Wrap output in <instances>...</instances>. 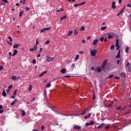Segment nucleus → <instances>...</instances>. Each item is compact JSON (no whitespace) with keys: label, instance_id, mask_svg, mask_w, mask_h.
<instances>
[{"label":"nucleus","instance_id":"nucleus-53","mask_svg":"<svg viewBox=\"0 0 131 131\" xmlns=\"http://www.w3.org/2000/svg\"><path fill=\"white\" fill-rule=\"evenodd\" d=\"M49 43H50V40H47L46 42L45 45H49Z\"/></svg>","mask_w":131,"mask_h":131},{"label":"nucleus","instance_id":"nucleus-15","mask_svg":"<svg viewBox=\"0 0 131 131\" xmlns=\"http://www.w3.org/2000/svg\"><path fill=\"white\" fill-rule=\"evenodd\" d=\"M116 59H119L120 58V50H119V52L116 57Z\"/></svg>","mask_w":131,"mask_h":131},{"label":"nucleus","instance_id":"nucleus-37","mask_svg":"<svg viewBox=\"0 0 131 131\" xmlns=\"http://www.w3.org/2000/svg\"><path fill=\"white\" fill-rule=\"evenodd\" d=\"M128 50H129V47H127L126 48L125 52H126V53H128Z\"/></svg>","mask_w":131,"mask_h":131},{"label":"nucleus","instance_id":"nucleus-49","mask_svg":"<svg viewBox=\"0 0 131 131\" xmlns=\"http://www.w3.org/2000/svg\"><path fill=\"white\" fill-rule=\"evenodd\" d=\"M32 62H33V64H35L36 63V60L33 59L32 60Z\"/></svg>","mask_w":131,"mask_h":131},{"label":"nucleus","instance_id":"nucleus-4","mask_svg":"<svg viewBox=\"0 0 131 131\" xmlns=\"http://www.w3.org/2000/svg\"><path fill=\"white\" fill-rule=\"evenodd\" d=\"M51 29V28H45L40 30V33H42V32H45V31H48Z\"/></svg>","mask_w":131,"mask_h":131},{"label":"nucleus","instance_id":"nucleus-16","mask_svg":"<svg viewBox=\"0 0 131 131\" xmlns=\"http://www.w3.org/2000/svg\"><path fill=\"white\" fill-rule=\"evenodd\" d=\"M18 53V50H14L13 52V54H12L13 57L16 56V55Z\"/></svg>","mask_w":131,"mask_h":131},{"label":"nucleus","instance_id":"nucleus-61","mask_svg":"<svg viewBox=\"0 0 131 131\" xmlns=\"http://www.w3.org/2000/svg\"><path fill=\"white\" fill-rule=\"evenodd\" d=\"M2 2H4V3H6V4H8V1L7 0H2Z\"/></svg>","mask_w":131,"mask_h":131},{"label":"nucleus","instance_id":"nucleus-64","mask_svg":"<svg viewBox=\"0 0 131 131\" xmlns=\"http://www.w3.org/2000/svg\"><path fill=\"white\" fill-rule=\"evenodd\" d=\"M2 113H4V110H0V114H2Z\"/></svg>","mask_w":131,"mask_h":131},{"label":"nucleus","instance_id":"nucleus-35","mask_svg":"<svg viewBox=\"0 0 131 131\" xmlns=\"http://www.w3.org/2000/svg\"><path fill=\"white\" fill-rule=\"evenodd\" d=\"M33 49H34V51H36V50H37V46H36V45H34V48H33Z\"/></svg>","mask_w":131,"mask_h":131},{"label":"nucleus","instance_id":"nucleus-56","mask_svg":"<svg viewBox=\"0 0 131 131\" xmlns=\"http://www.w3.org/2000/svg\"><path fill=\"white\" fill-rule=\"evenodd\" d=\"M59 11H60V12H63L64 9H63V8H60V9H59Z\"/></svg>","mask_w":131,"mask_h":131},{"label":"nucleus","instance_id":"nucleus-11","mask_svg":"<svg viewBox=\"0 0 131 131\" xmlns=\"http://www.w3.org/2000/svg\"><path fill=\"white\" fill-rule=\"evenodd\" d=\"M61 72L62 73V74H65L66 72H67V70L65 68L61 69Z\"/></svg>","mask_w":131,"mask_h":131},{"label":"nucleus","instance_id":"nucleus-43","mask_svg":"<svg viewBox=\"0 0 131 131\" xmlns=\"http://www.w3.org/2000/svg\"><path fill=\"white\" fill-rule=\"evenodd\" d=\"M21 112H22V116H25V114H26L25 111H23Z\"/></svg>","mask_w":131,"mask_h":131},{"label":"nucleus","instance_id":"nucleus-20","mask_svg":"<svg viewBox=\"0 0 131 131\" xmlns=\"http://www.w3.org/2000/svg\"><path fill=\"white\" fill-rule=\"evenodd\" d=\"M66 18H67V15H64L63 16L61 17L60 21H63V20H64V19H66Z\"/></svg>","mask_w":131,"mask_h":131},{"label":"nucleus","instance_id":"nucleus-14","mask_svg":"<svg viewBox=\"0 0 131 131\" xmlns=\"http://www.w3.org/2000/svg\"><path fill=\"white\" fill-rule=\"evenodd\" d=\"M48 71H45L43 72H42L39 75V77H41V76H42L43 75H45V74H46V73H47Z\"/></svg>","mask_w":131,"mask_h":131},{"label":"nucleus","instance_id":"nucleus-58","mask_svg":"<svg viewBox=\"0 0 131 131\" xmlns=\"http://www.w3.org/2000/svg\"><path fill=\"white\" fill-rule=\"evenodd\" d=\"M104 41V42H107V37H105Z\"/></svg>","mask_w":131,"mask_h":131},{"label":"nucleus","instance_id":"nucleus-24","mask_svg":"<svg viewBox=\"0 0 131 131\" xmlns=\"http://www.w3.org/2000/svg\"><path fill=\"white\" fill-rule=\"evenodd\" d=\"M104 124L103 123H101L98 127V128H102V127H103V126H104Z\"/></svg>","mask_w":131,"mask_h":131},{"label":"nucleus","instance_id":"nucleus-27","mask_svg":"<svg viewBox=\"0 0 131 131\" xmlns=\"http://www.w3.org/2000/svg\"><path fill=\"white\" fill-rule=\"evenodd\" d=\"M72 32H73L72 31H69L68 32V36H70L72 34Z\"/></svg>","mask_w":131,"mask_h":131},{"label":"nucleus","instance_id":"nucleus-7","mask_svg":"<svg viewBox=\"0 0 131 131\" xmlns=\"http://www.w3.org/2000/svg\"><path fill=\"white\" fill-rule=\"evenodd\" d=\"M113 104H114V101H112L110 105H105V106L106 108H109L110 107H112V105H113Z\"/></svg>","mask_w":131,"mask_h":131},{"label":"nucleus","instance_id":"nucleus-39","mask_svg":"<svg viewBox=\"0 0 131 131\" xmlns=\"http://www.w3.org/2000/svg\"><path fill=\"white\" fill-rule=\"evenodd\" d=\"M114 76L113 75H111L110 76L107 77L106 79H108V78H113Z\"/></svg>","mask_w":131,"mask_h":131},{"label":"nucleus","instance_id":"nucleus-40","mask_svg":"<svg viewBox=\"0 0 131 131\" xmlns=\"http://www.w3.org/2000/svg\"><path fill=\"white\" fill-rule=\"evenodd\" d=\"M108 128H110V125H106L105 127V129L107 130Z\"/></svg>","mask_w":131,"mask_h":131},{"label":"nucleus","instance_id":"nucleus-17","mask_svg":"<svg viewBox=\"0 0 131 131\" xmlns=\"http://www.w3.org/2000/svg\"><path fill=\"white\" fill-rule=\"evenodd\" d=\"M112 8H113V9H116V6H115V2H113L112 4Z\"/></svg>","mask_w":131,"mask_h":131},{"label":"nucleus","instance_id":"nucleus-2","mask_svg":"<svg viewBox=\"0 0 131 131\" xmlns=\"http://www.w3.org/2000/svg\"><path fill=\"white\" fill-rule=\"evenodd\" d=\"M116 48H117L116 50H119L120 48L119 46V40H118V39H117L116 41Z\"/></svg>","mask_w":131,"mask_h":131},{"label":"nucleus","instance_id":"nucleus-54","mask_svg":"<svg viewBox=\"0 0 131 131\" xmlns=\"http://www.w3.org/2000/svg\"><path fill=\"white\" fill-rule=\"evenodd\" d=\"M95 99H96V95H95V93L93 94V99L95 100Z\"/></svg>","mask_w":131,"mask_h":131},{"label":"nucleus","instance_id":"nucleus-34","mask_svg":"<svg viewBox=\"0 0 131 131\" xmlns=\"http://www.w3.org/2000/svg\"><path fill=\"white\" fill-rule=\"evenodd\" d=\"M17 91H18V89H16L15 91H14V92L13 93V95L14 96H16V95H17Z\"/></svg>","mask_w":131,"mask_h":131},{"label":"nucleus","instance_id":"nucleus-38","mask_svg":"<svg viewBox=\"0 0 131 131\" xmlns=\"http://www.w3.org/2000/svg\"><path fill=\"white\" fill-rule=\"evenodd\" d=\"M90 123V125H94L95 124V121H92Z\"/></svg>","mask_w":131,"mask_h":131},{"label":"nucleus","instance_id":"nucleus-63","mask_svg":"<svg viewBox=\"0 0 131 131\" xmlns=\"http://www.w3.org/2000/svg\"><path fill=\"white\" fill-rule=\"evenodd\" d=\"M4 69V66H0V70H3Z\"/></svg>","mask_w":131,"mask_h":131},{"label":"nucleus","instance_id":"nucleus-46","mask_svg":"<svg viewBox=\"0 0 131 131\" xmlns=\"http://www.w3.org/2000/svg\"><path fill=\"white\" fill-rule=\"evenodd\" d=\"M90 125H91V124L89 122H87L85 123V126H90Z\"/></svg>","mask_w":131,"mask_h":131},{"label":"nucleus","instance_id":"nucleus-47","mask_svg":"<svg viewBox=\"0 0 131 131\" xmlns=\"http://www.w3.org/2000/svg\"><path fill=\"white\" fill-rule=\"evenodd\" d=\"M38 39L37 38L36 39V45L38 46Z\"/></svg>","mask_w":131,"mask_h":131},{"label":"nucleus","instance_id":"nucleus-30","mask_svg":"<svg viewBox=\"0 0 131 131\" xmlns=\"http://www.w3.org/2000/svg\"><path fill=\"white\" fill-rule=\"evenodd\" d=\"M126 75L125 73H122L121 74V77H125Z\"/></svg>","mask_w":131,"mask_h":131},{"label":"nucleus","instance_id":"nucleus-21","mask_svg":"<svg viewBox=\"0 0 131 131\" xmlns=\"http://www.w3.org/2000/svg\"><path fill=\"white\" fill-rule=\"evenodd\" d=\"M126 69H127L128 72L130 73V71H131V70H130V69H131L130 66H127Z\"/></svg>","mask_w":131,"mask_h":131},{"label":"nucleus","instance_id":"nucleus-10","mask_svg":"<svg viewBox=\"0 0 131 131\" xmlns=\"http://www.w3.org/2000/svg\"><path fill=\"white\" fill-rule=\"evenodd\" d=\"M73 128H74V129H81V126L76 125L73 126Z\"/></svg>","mask_w":131,"mask_h":131},{"label":"nucleus","instance_id":"nucleus-36","mask_svg":"<svg viewBox=\"0 0 131 131\" xmlns=\"http://www.w3.org/2000/svg\"><path fill=\"white\" fill-rule=\"evenodd\" d=\"M32 90V86L31 85V84H30L29 86V91H31Z\"/></svg>","mask_w":131,"mask_h":131},{"label":"nucleus","instance_id":"nucleus-13","mask_svg":"<svg viewBox=\"0 0 131 131\" xmlns=\"http://www.w3.org/2000/svg\"><path fill=\"white\" fill-rule=\"evenodd\" d=\"M108 62V59H105L103 63H102V66H106V65H107V63Z\"/></svg>","mask_w":131,"mask_h":131},{"label":"nucleus","instance_id":"nucleus-3","mask_svg":"<svg viewBox=\"0 0 131 131\" xmlns=\"http://www.w3.org/2000/svg\"><path fill=\"white\" fill-rule=\"evenodd\" d=\"M54 59H55V57L52 58L49 56L46 57V60H47V62H52V61H53V60H54Z\"/></svg>","mask_w":131,"mask_h":131},{"label":"nucleus","instance_id":"nucleus-32","mask_svg":"<svg viewBox=\"0 0 131 131\" xmlns=\"http://www.w3.org/2000/svg\"><path fill=\"white\" fill-rule=\"evenodd\" d=\"M79 58V55H76L75 59V61H77L78 60Z\"/></svg>","mask_w":131,"mask_h":131},{"label":"nucleus","instance_id":"nucleus-45","mask_svg":"<svg viewBox=\"0 0 131 131\" xmlns=\"http://www.w3.org/2000/svg\"><path fill=\"white\" fill-rule=\"evenodd\" d=\"M51 85H52V84H51V83H48L47 85V88H51Z\"/></svg>","mask_w":131,"mask_h":131},{"label":"nucleus","instance_id":"nucleus-48","mask_svg":"<svg viewBox=\"0 0 131 131\" xmlns=\"http://www.w3.org/2000/svg\"><path fill=\"white\" fill-rule=\"evenodd\" d=\"M25 10H26V11H29V10H30V8L29 7H26L25 8Z\"/></svg>","mask_w":131,"mask_h":131},{"label":"nucleus","instance_id":"nucleus-31","mask_svg":"<svg viewBox=\"0 0 131 131\" xmlns=\"http://www.w3.org/2000/svg\"><path fill=\"white\" fill-rule=\"evenodd\" d=\"M85 29V28L84 27V26H82V27H81L80 28V30L81 31H84V30Z\"/></svg>","mask_w":131,"mask_h":131},{"label":"nucleus","instance_id":"nucleus-29","mask_svg":"<svg viewBox=\"0 0 131 131\" xmlns=\"http://www.w3.org/2000/svg\"><path fill=\"white\" fill-rule=\"evenodd\" d=\"M23 13H24V12H23V11L19 12V17H22V15H23Z\"/></svg>","mask_w":131,"mask_h":131},{"label":"nucleus","instance_id":"nucleus-6","mask_svg":"<svg viewBox=\"0 0 131 131\" xmlns=\"http://www.w3.org/2000/svg\"><path fill=\"white\" fill-rule=\"evenodd\" d=\"M88 108H87L83 110L81 113L78 114V116H81V115H83V114H85V113H86V111H88Z\"/></svg>","mask_w":131,"mask_h":131},{"label":"nucleus","instance_id":"nucleus-28","mask_svg":"<svg viewBox=\"0 0 131 131\" xmlns=\"http://www.w3.org/2000/svg\"><path fill=\"white\" fill-rule=\"evenodd\" d=\"M13 89V85H10L8 86V90H9V91H11Z\"/></svg>","mask_w":131,"mask_h":131},{"label":"nucleus","instance_id":"nucleus-57","mask_svg":"<svg viewBox=\"0 0 131 131\" xmlns=\"http://www.w3.org/2000/svg\"><path fill=\"white\" fill-rule=\"evenodd\" d=\"M122 12H121V11H120L118 14H117V16H120V15H121Z\"/></svg>","mask_w":131,"mask_h":131},{"label":"nucleus","instance_id":"nucleus-52","mask_svg":"<svg viewBox=\"0 0 131 131\" xmlns=\"http://www.w3.org/2000/svg\"><path fill=\"white\" fill-rule=\"evenodd\" d=\"M100 41H104V37L100 38Z\"/></svg>","mask_w":131,"mask_h":131},{"label":"nucleus","instance_id":"nucleus-62","mask_svg":"<svg viewBox=\"0 0 131 131\" xmlns=\"http://www.w3.org/2000/svg\"><path fill=\"white\" fill-rule=\"evenodd\" d=\"M126 66H130V63L129 62H127L126 63Z\"/></svg>","mask_w":131,"mask_h":131},{"label":"nucleus","instance_id":"nucleus-22","mask_svg":"<svg viewBox=\"0 0 131 131\" xmlns=\"http://www.w3.org/2000/svg\"><path fill=\"white\" fill-rule=\"evenodd\" d=\"M92 115V114L91 113H89V114H88V115H87V116H85V117H84V118L85 119H88V118H89V117H91V116Z\"/></svg>","mask_w":131,"mask_h":131},{"label":"nucleus","instance_id":"nucleus-50","mask_svg":"<svg viewBox=\"0 0 131 131\" xmlns=\"http://www.w3.org/2000/svg\"><path fill=\"white\" fill-rule=\"evenodd\" d=\"M114 45H112L111 47V50H114Z\"/></svg>","mask_w":131,"mask_h":131},{"label":"nucleus","instance_id":"nucleus-41","mask_svg":"<svg viewBox=\"0 0 131 131\" xmlns=\"http://www.w3.org/2000/svg\"><path fill=\"white\" fill-rule=\"evenodd\" d=\"M107 27H103L101 28V30H105V29H106Z\"/></svg>","mask_w":131,"mask_h":131},{"label":"nucleus","instance_id":"nucleus-25","mask_svg":"<svg viewBox=\"0 0 131 131\" xmlns=\"http://www.w3.org/2000/svg\"><path fill=\"white\" fill-rule=\"evenodd\" d=\"M98 43V39H96L93 41V46H96L97 43Z\"/></svg>","mask_w":131,"mask_h":131},{"label":"nucleus","instance_id":"nucleus-59","mask_svg":"<svg viewBox=\"0 0 131 131\" xmlns=\"http://www.w3.org/2000/svg\"><path fill=\"white\" fill-rule=\"evenodd\" d=\"M50 108H51V110H55V106L52 107L50 106Z\"/></svg>","mask_w":131,"mask_h":131},{"label":"nucleus","instance_id":"nucleus-19","mask_svg":"<svg viewBox=\"0 0 131 131\" xmlns=\"http://www.w3.org/2000/svg\"><path fill=\"white\" fill-rule=\"evenodd\" d=\"M2 95L3 97H7V93H6V91L5 90H3Z\"/></svg>","mask_w":131,"mask_h":131},{"label":"nucleus","instance_id":"nucleus-60","mask_svg":"<svg viewBox=\"0 0 131 131\" xmlns=\"http://www.w3.org/2000/svg\"><path fill=\"white\" fill-rule=\"evenodd\" d=\"M41 130H43V129H45V126L43 125H42L41 127Z\"/></svg>","mask_w":131,"mask_h":131},{"label":"nucleus","instance_id":"nucleus-26","mask_svg":"<svg viewBox=\"0 0 131 131\" xmlns=\"http://www.w3.org/2000/svg\"><path fill=\"white\" fill-rule=\"evenodd\" d=\"M107 38H108V39H111V38H113V35L109 34L108 35Z\"/></svg>","mask_w":131,"mask_h":131},{"label":"nucleus","instance_id":"nucleus-55","mask_svg":"<svg viewBox=\"0 0 131 131\" xmlns=\"http://www.w3.org/2000/svg\"><path fill=\"white\" fill-rule=\"evenodd\" d=\"M35 50H34V48H31L30 49V52H33V51H34Z\"/></svg>","mask_w":131,"mask_h":131},{"label":"nucleus","instance_id":"nucleus-1","mask_svg":"<svg viewBox=\"0 0 131 131\" xmlns=\"http://www.w3.org/2000/svg\"><path fill=\"white\" fill-rule=\"evenodd\" d=\"M90 51H91L90 53L91 54V56H92L93 57H95V56H96L97 54V50H93V49H91Z\"/></svg>","mask_w":131,"mask_h":131},{"label":"nucleus","instance_id":"nucleus-8","mask_svg":"<svg viewBox=\"0 0 131 131\" xmlns=\"http://www.w3.org/2000/svg\"><path fill=\"white\" fill-rule=\"evenodd\" d=\"M19 78H20V76L18 77H17L15 76H11V79H12V80H17V79H19Z\"/></svg>","mask_w":131,"mask_h":131},{"label":"nucleus","instance_id":"nucleus-5","mask_svg":"<svg viewBox=\"0 0 131 131\" xmlns=\"http://www.w3.org/2000/svg\"><path fill=\"white\" fill-rule=\"evenodd\" d=\"M8 39L10 40V41H7L9 45H10L11 46H13V44H12V41H13V39H12V37L11 36H8Z\"/></svg>","mask_w":131,"mask_h":131},{"label":"nucleus","instance_id":"nucleus-9","mask_svg":"<svg viewBox=\"0 0 131 131\" xmlns=\"http://www.w3.org/2000/svg\"><path fill=\"white\" fill-rule=\"evenodd\" d=\"M101 68L105 69V71H109V70H110V69H109V67L102 66L101 67Z\"/></svg>","mask_w":131,"mask_h":131},{"label":"nucleus","instance_id":"nucleus-42","mask_svg":"<svg viewBox=\"0 0 131 131\" xmlns=\"http://www.w3.org/2000/svg\"><path fill=\"white\" fill-rule=\"evenodd\" d=\"M44 96L47 97V90H44Z\"/></svg>","mask_w":131,"mask_h":131},{"label":"nucleus","instance_id":"nucleus-18","mask_svg":"<svg viewBox=\"0 0 131 131\" xmlns=\"http://www.w3.org/2000/svg\"><path fill=\"white\" fill-rule=\"evenodd\" d=\"M20 46V43H17L13 46V49H18V47Z\"/></svg>","mask_w":131,"mask_h":131},{"label":"nucleus","instance_id":"nucleus-51","mask_svg":"<svg viewBox=\"0 0 131 131\" xmlns=\"http://www.w3.org/2000/svg\"><path fill=\"white\" fill-rule=\"evenodd\" d=\"M114 79L118 80V79H120V78H119V77L116 76L114 77Z\"/></svg>","mask_w":131,"mask_h":131},{"label":"nucleus","instance_id":"nucleus-12","mask_svg":"<svg viewBox=\"0 0 131 131\" xmlns=\"http://www.w3.org/2000/svg\"><path fill=\"white\" fill-rule=\"evenodd\" d=\"M95 71H97L99 73L102 72V69H101L100 68H97L95 69Z\"/></svg>","mask_w":131,"mask_h":131},{"label":"nucleus","instance_id":"nucleus-44","mask_svg":"<svg viewBox=\"0 0 131 131\" xmlns=\"http://www.w3.org/2000/svg\"><path fill=\"white\" fill-rule=\"evenodd\" d=\"M119 61H120V63H122V61H123V58L120 57Z\"/></svg>","mask_w":131,"mask_h":131},{"label":"nucleus","instance_id":"nucleus-23","mask_svg":"<svg viewBox=\"0 0 131 131\" xmlns=\"http://www.w3.org/2000/svg\"><path fill=\"white\" fill-rule=\"evenodd\" d=\"M74 35H77V34H78V31H77V30L75 29L74 31Z\"/></svg>","mask_w":131,"mask_h":131},{"label":"nucleus","instance_id":"nucleus-33","mask_svg":"<svg viewBox=\"0 0 131 131\" xmlns=\"http://www.w3.org/2000/svg\"><path fill=\"white\" fill-rule=\"evenodd\" d=\"M79 6H80V4H75L74 5V7H75V8H77V7H79Z\"/></svg>","mask_w":131,"mask_h":131}]
</instances>
